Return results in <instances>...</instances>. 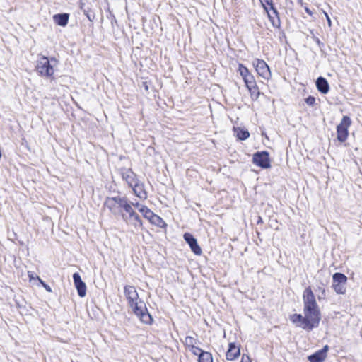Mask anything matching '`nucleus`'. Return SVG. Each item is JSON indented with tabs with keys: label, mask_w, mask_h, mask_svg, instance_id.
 Segmentation results:
<instances>
[{
	"label": "nucleus",
	"mask_w": 362,
	"mask_h": 362,
	"mask_svg": "<svg viewBox=\"0 0 362 362\" xmlns=\"http://www.w3.org/2000/svg\"><path fill=\"white\" fill-rule=\"evenodd\" d=\"M252 64H253L257 73L258 74V75L260 77H262V78H264L265 80L270 79V78L272 76V74H271L269 66L267 64V63L264 60L259 59H255L253 61Z\"/></svg>",
	"instance_id": "7"
},
{
	"label": "nucleus",
	"mask_w": 362,
	"mask_h": 362,
	"mask_svg": "<svg viewBox=\"0 0 362 362\" xmlns=\"http://www.w3.org/2000/svg\"><path fill=\"white\" fill-rule=\"evenodd\" d=\"M332 287L335 292L338 294H344L346 292L345 284H333Z\"/></svg>",
	"instance_id": "26"
},
{
	"label": "nucleus",
	"mask_w": 362,
	"mask_h": 362,
	"mask_svg": "<svg viewBox=\"0 0 362 362\" xmlns=\"http://www.w3.org/2000/svg\"><path fill=\"white\" fill-rule=\"evenodd\" d=\"M197 344V339L192 337L187 336L185 337V344L187 348H189L191 346H193L196 345Z\"/></svg>",
	"instance_id": "28"
},
{
	"label": "nucleus",
	"mask_w": 362,
	"mask_h": 362,
	"mask_svg": "<svg viewBox=\"0 0 362 362\" xmlns=\"http://www.w3.org/2000/svg\"><path fill=\"white\" fill-rule=\"evenodd\" d=\"M235 131L236 132L237 136L240 140H245L250 136V133L247 130L235 129Z\"/></svg>",
	"instance_id": "24"
},
{
	"label": "nucleus",
	"mask_w": 362,
	"mask_h": 362,
	"mask_svg": "<svg viewBox=\"0 0 362 362\" xmlns=\"http://www.w3.org/2000/svg\"><path fill=\"white\" fill-rule=\"evenodd\" d=\"M124 293L132 312L142 322L151 324L153 321L152 317L148 313L145 303L140 299L136 288L134 286L127 285L124 287Z\"/></svg>",
	"instance_id": "2"
},
{
	"label": "nucleus",
	"mask_w": 362,
	"mask_h": 362,
	"mask_svg": "<svg viewBox=\"0 0 362 362\" xmlns=\"http://www.w3.org/2000/svg\"><path fill=\"white\" fill-rule=\"evenodd\" d=\"M73 279L78 296L80 297H84L86 294V286L85 283L81 280L79 274L74 273L73 275Z\"/></svg>",
	"instance_id": "10"
},
{
	"label": "nucleus",
	"mask_w": 362,
	"mask_h": 362,
	"mask_svg": "<svg viewBox=\"0 0 362 362\" xmlns=\"http://www.w3.org/2000/svg\"><path fill=\"white\" fill-rule=\"evenodd\" d=\"M42 286L46 289L47 291L52 292L51 287L49 285H47V284H43Z\"/></svg>",
	"instance_id": "34"
},
{
	"label": "nucleus",
	"mask_w": 362,
	"mask_h": 362,
	"mask_svg": "<svg viewBox=\"0 0 362 362\" xmlns=\"http://www.w3.org/2000/svg\"><path fill=\"white\" fill-rule=\"evenodd\" d=\"M28 277H29V280H30V281H32L33 280H35V279H36V276H37V275H35V274L33 272H28Z\"/></svg>",
	"instance_id": "31"
},
{
	"label": "nucleus",
	"mask_w": 362,
	"mask_h": 362,
	"mask_svg": "<svg viewBox=\"0 0 362 362\" xmlns=\"http://www.w3.org/2000/svg\"><path fill=\"white\" fill-rule=\"evenodd\" d=\"M325 296V289L322 290V296H319L318 298L320 299L321 298H324Z\"/></svg>",
	"instance_id": "38"
},
{
	"label": "nucleus",
	"mask_w": 362,
	"mask_h": 362,
	"mask_svg": "<svg viewBox=\"0 0 362 362\" xmlns=\"http://www.w3.org/2000/svg\"><path fill=\"white\" fill-rule=\"evenodd\" d=\"M189 351H190L194 355L197 356L198 357L203 353L204 351L202 350L200 348L196 346V345L188 348Z\"/></svg>",
	"instance_id": "29"
},
{
	"label": "nucleus",
	"mask_w": 362,
	"mask_h": 362,
	"mask_svg": "<svg viewBox=\"0 0 362 362\" xmlns=\"http://www.w3.org/2000/svg\"><path fill=\"white\" fill-rule=\"evenodd\" d=\"M240 354V347L235 343L231 342L228 344V349L226 352V358L229 361H233Z\"/></svg>",
	"instance_id": "13"
},
{
	"label": "nucleus",
	"mask_w": 362,
	"mask_h": 362,
	"mask_svg": "<svg viewBox=\"0 0 362 362\" xmlns=\"http://www.w3.org/2000/svg\"><path fill=\"white\" fill-rule=\"evenodd\" d=\"M121 175L130 187L136 185V182L139 180L136 175L130 168L121 169Z\"/></svg>",
	"instance_id": "9"
},
{
	"label": "nucleus",
	"mask_w": 362,
	"mask_h": 362,
	"mask_svg": "<svg viewBox=\"0 0 362 362\" xmlns=\"http://www.w3.org/2000/svg\"><path fill=\"white\" fill-rule=\"evenodd\" d=\"M87 17H88V18L90 21H92V20H91V18H90V16H89V15H88V14H87Z\"/></svg>",
	"instance_id": "40"
},
{
	"label": "nucleus",
	"mask_w": 362,
	"mask_h": 362,
	"mask_svg": "<svg viewBox=\"0 0 362 362\" xmlns=\"http://www.w3.org/2000/svg\"><path fill=\"white\" fill-rule=\"evenodd\" d=\"M199 362H213L212 354L208 351H204L199 356Z\"/></svg>",
	"instance_id": "20"
},
{
	"label": "nucleus",
	"mask_w": 362,
	"mask_h": 362,
	"mask_svg": "<svg viewBox=\"0 0 362 362\" xmlns=\"http://www.w3.org/2000/svg\"><path fill=\"white\" fill-rule=\"evenodd\" d=\"M324 14H325V17H326V19H327V21L328 25H329V27H331V25H332V21H331V19H330V18H329V15H328L326 12H325V11H324Z\"/></svg>",
	"instance_id": "33"
},
{
	"label": "nucleus",
	"mask_w": 362,
	"mask_h": 362,
	"mask_svg": "<svg viewBox=\"0 0 362 362\" xmlns=\"http://www.w3.org/2000/svg\"><path fill=\"white\" fill-rule=\"evenodd\" d=\"M329 346L325 345L322 349L308 356L310 362H323L327 358Z\"/></svg>",
	"instance_id": "11"
},
{
	"label": "nucleus",
	"mask_w": 362,
	"mask_h": 362,
	"mask_svg": "<svg viewBox=\"0 0 362 362\" xmlns=\"http://www.w3.org/2000/svg\"><path fill=\"white\" fill-rule=\"evenodd\" d=\"M268 15V17L272 22V25L274 26H279V18L278 16V12L276 11V16L274 13H273V11H271L270 8H267V11H265Z\"/></svg>",
	"instance_id": "18"
},
{
	"label": "nucleus",
	"mask_w": 362,
	"mask_h": 362,
	"mask_svg": "<svg viewBox=\"0 0 362 362\" xmlns=\"http://www.w3.org/2000/svg\"><path fill=\"white\" fill-rule=\"evenodd\" d=\"M351 120L349 117L344 116L339 124L337 127V139L344 142L347 139L348 129L351 126Z\"/></svg>",
	"instance_id": "6"
},
{
	"label": "nucleus",
	"mask_w": 362,
	"mask_h": 362,
	"mask_svg": "<svg viewBox=\"0 0 362 362\" xmlns=\"http://www.w3.org/2000/svg\"><path fill=\"white\" fill-rule=\"evenodd\" d=\"M305 10L306 13H307L308 14H309L310 16H311V15L313 14V13H312V12H311V11H310L308 8L305 7Z\"/></svg>",
	"instance_id": "37"
},
{
	"label": "nucleus",
	"mask_w": 362,
	"mask_h": 362,
	"mask_svg": "<svg viewBox=\"0 0 362 362\" xmlns=\"http://www.w3.org/2000/svg\"><path fill=\"white\" fill-rule=\"evenodd\" d=\"M36 279L43 286V284H45L38 276H36Z\"/></svg>",
	"instance_id": "36"
},
{
	"label": "nucleus",
	"mask_w": 362,
	"mask_h": 362,
	"mask_svg": "<svg viewBox=\"0 0 362 362\" xmlns=\"http://www.w3.org/2000/svg\"><path fill=\"white\" fill-rule=\"evenodd\" d=\"M140 213L144 216V217L148 219L149 221L153 217L154 213L150 210L147 206H141L140 209Z\"/></svg>",
	"instance_id": "23"
},
{
	"label": "nucleus",
	"mask_w": 362,
	"mask_h": 362,
	"mask_svg": "<svg viewBox=\"0 0 362 362\" xmlns=\"http://www.w3.org/2000/svg\"><path fill=\"white\" fill-rule=\"evenodd\" d=\"M120 216L127 224L132 226L135 228L142 226V221L138 214L132 207L130 202H129Z\"/></svg>",
	"instance_id": "5"
},
{
	"label": "nucleus",
	"mask_w": 362,
	"mask_h": 362,
	"mask_svg": "<svg viewBox=\"0 0 362 362\" xmlns=\"http://www.w3.org/2000/svg\"><path fill=\"white\" fill-rule=\"evenodd\" d=\"M150 222L153 224V225H156L160 228H164L166 224L165 223V221L158 215L156 214H153V217L151 218Z\"/></svg>",
	"instance_id": "19"
},
{
	"label": "nucleus",
	"mask_w": 362,
	"mask_h": 362,
	"mask_svg": "<svg viewBox=\"0 0 362 362\" xmlns=\"http://www.w3.org/2000/svg\"><path fill=\"white\" fill-rule=\"evenodd\" d=\"M305 102L308 105H313L315 102V98L313 96H309L305 99Z\"/></svg>",
	"instance_id": "30"
},
{
	"label": "nucleus",
	"mask_w": 362,
	"mask_h": 362,
	"mask_svg": "<svg viewBox=\"0 0 362 362\" xmlns=\"http://www.w3.org/2000/svg\"><path fill=\"white\" fill-rule=\"evenodd\" d=\"M316 86L317 90L323 94L327 93L329 90V86L327 81L321 76L317 79Z\"/></svg>",
	"instance_id": "15"
},
{
	"label": "nucleus",
	"mask_w": 362,
	"mask_h": 362,
	"mask_svg": "<svg viewBox=\"0 0 362 362\" xmlns=\"http://www.w3.org/2000/svg\"><path fill=\"white\" fill-rule=\"evenodd\" d=\"M129 202L126 197L116 196L107 197L104 204L114 216H121Z\"/></svg>",
	"instance_id": "3"
},
{
	"label": "nucleus",
	"mask_w": 362,
	"mask_h": 362,
	"mask_svg": "<svg viewBox=\"0 0 362 362\" xmlns=\"http://www.w3.org/2000/svg\"><path fill=\"white\" fill-rule=\"evenodd\" d=\"M303 315L293 314L291 315V321L297 327L305 330H311L319 325L321 313L317 303L315 296L310 286L303 293Z\"/></svg>",
	"instance_id": "1"
},
{
	"label": "nucleus",
	"mask_w": 362,
	"mask_h": 362,
	"mask_svg": "<svg viewBox=\"0 0 362 362\" xmlns=\"http://www.w3.org/2000/svg\"><path fill=\"white\" fill-rule=\"evenodd\" d=\"M133 189L134 194L140 199H146L147 198V193L144 189V184L139 180L131 187Z\"/></svg>",
	"instance_id": "14"
},
{
	"label": "nucleus",
	"mask_w": 362,
	"mask_h": 362,
	"mask_svg": "<svg viewBox=\"0 0 362 362\" xmlns=\"http://www.w3.org/2000/svg\"><path fill=\"white\" fill-rule=\"evenodd\" d=\"M253 163L262 168L271 167L269 153L267 151L257 152L253 155Z\"/></svg>",
	"instance_id": "8"
},
{
	"label": "nucleus",
	"mask_w": 362,
	"mask_h": 362,
	"mask_svg": "<svg viewBox=\"0 0 362 362\" xmlns=\"http://www.w3.org/2000/svg\"><path fill=\"white\" fill-rule=\"evenodd\" d=\"M238 71H239L240 76H242L243 79L245 78V77H246L248 74H250L248 69L241 64H240L238 66Z\"/></svg>",
	"instance_id": "27"
},
{
	"label": "nucleus",
	"mask_w": 362,
	"mask_h": 362,
	"mask_svg": "<svg viewBox=\"0 0 362 362\" xmlns=\"http://www.w3.org/2000/svg\"><path fill=\"white\" fill-rule=\"evenodd\" d=\"M69 18L68 13H59L53 16L54 22L58 25L64 27L67 25Z\"/></svg>",
	"instance_id": "16"
},
{
	"label": "nucleus",
	"mask_w": 362,
	"mask_h": 362,
	"mask_svg": "<svg viewBox=\"0 0 362 362\" xmlns=\"http://www.w3.org/2000/svg\"><path fill=\"white\" fill-rule=\"evenodd\" d=\"M57 62L55 58H51L49 60L47 57L40 56L36 64V71L40 76L52 78L54 74V64L52 63Z\"/></svg>",
	"instance_id": "4"
},
{
	"label": "nucleus",
	"mask_w": 362,
	"mask_h": 362,
	"mask_svg": "<svg viewBox=\"0 0 362 362\" xmlns=\"http://www.w3.org/2000/svg\"><path fill=\"white\" fill-rule=\"evenodd\" d=\"M243 81L245 83L246 87L255 86L256 83L255 77L251 73L248 74L246 77H245V78H243Z\"/></svg>",
	"instance_id": "25"
},
{
	"label": "nucleus",
	"mask_w": 362,
	"mask_h": 362,
	"mask_svg": "<svg viewBox=\"0 0 362 362\" xmlns=\"http://www.w3.org/2000/svg\"><path fill=\"white\" fill-rule=\"evenodd\" d=\"M240 362H251V359L247 355L243 354Z\"/></svg>",
	"instance_id": "32"
},
{
	"label": "nucleus",
	"mask_w": 362,
	"mask_h": 362,
	"mask_svg": "<svg viewBox=\"0 0 362 362\" xmlns=\"http://www.w3.org/2000/svg\"><path fill=\"white\" fill-rule=\"evenodd\" d=\"M185 240L189 244L191 250L195 255H201L202 250L198 245L197 240L190 233H186L184 234Z\"/></svg>",
	"instance_id": "12"
},
{
	"label": "nucleus",
	"mask_w": 362,
	"mask_h": 362,
	"mask_svg": "<svg viewBox=\"0 0 362 362\" xmlns=\"http://www.w3.org/2000/svg\"><path fill=\"white\" fill-rule=\"evenodd\" d=\"M247 88L250 93L252 99L257 100L259 98L260 93L256 83L255 86H247Z\"/></svg>",
	"instance_id": "22"
},
{
	"label": "nucleus",
	"mask_w": 362,
	"mask_h": 362,
	"mask_svg": "<svg viewBox=\"0 0 362 362\" xmlns=\"http://www.w3.org/2000/svg\"><path fill=\"white\" fill-rule=\"evenodd\" d=\"M141 206H145L139 204V207L136 208L139 210V212H140V209H141Z\"/></svg>",
	"instance_id": "39"
},
{
	"label": "nucleus",
	"mask_w": 362,
	"mask_h": 362,
	"mask_svg": "<svg viewBox=\"0 0 362 362\" xmlns=\"http://www.w3.org/2000/svg\"><path fill=\"white\" fill-rule=\"evenodd\" d=\"M264 9L267 11V8H270L273 13L276 16V9L273 6L272 0H259Z\"/></svg>",
	"instance_id": "21"
},
{
	"label": "nucleus",
	"mask_w": 362,
	"mask_h": 362,
	"mask_svg": "<svg viewBox=\"0 0 362 362\" xmlns=\"http://www.w3.org/2000/svg\"><path fill=\"white\" fill-rule=\"evenodd\" d=\"M333 284H346L347 277L341 273H335L333 276Z\"/></svg>",
	"instance_id": "17"
},
{
	"label": "nucleus",
	"mask_w": 362,
	"mask_h": 362,
	"mask_svg": "<svg viewBox=\"0 0 362 362\" xmlns=\"http://www.w3.org/2000/svg\"><path fill=\"white\" fill-rule=\"evenodd\" d=\"M130 203H131V204H132V206H134L135 208L139 207V202H130Z\"/></svg>",
	"instance_id": "35"
}]
</instances>
